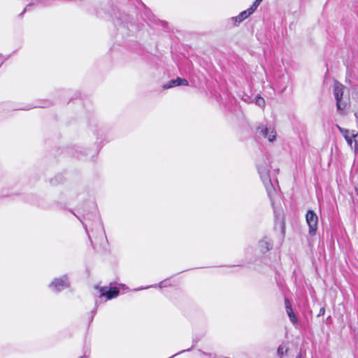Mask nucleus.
Returning <instances> with one entry per match:
<instances>
[{"label":"nucleus","mask_w":358,"mask_h":358,"mask_svg":"<svg viewBox=\"0 0 358 358\" xmlns=\"http://www.w3.org/2000/svg\"><path fill=\"white\" fill-rule=\"evenodd\" d=\"M262 0H255L252 5L250 6V10H256Z\"/></svg>","instance_id":"obj_14"},{"label":"nucleus","mask_w":358,"mask_h":358,"mask_svg":"<svg viewBox=\"0 0 358 358\" xmlns=\"http://www.w3.org/2000/svg\"><path fill=\"white\" fill-rule=\"evenodd\" d=\"M259 247L262 252H266L272 248L273 243L270 239L264 238L259 241Z\"/></svg>","instance_id":"obj_11"},{"label":"nucleus","mask_w":358,"mask_h":358,"mask_svg":"<svg viewBox=\"0 0 358 358\" xmlns=\"http://www.w3.org/2000/svg\"><path fill=\"white\" fill-rule=\"evenodd\" d=\"M255 103L257 106L263 108L265 105V101H264V98H262L261 96H257L255 99Z\"/></svg>","instance_id":"obj_13"},{"label":"nucleus","mask_w":358,"mask_h":358,"mask_svg":"<svg viewBox=\"0 0 358 358\" xmlns=\"http://www.w3.org/2000/svg\"><path fill=\"white\" fill-rule=\"evenodd\" d=\"M345 86L338 82H335L334 85V95L336 101V108L340 114H344L348 101L343 99Z\"/></svg>","instance_id":"obj_2"},{"label":"nucleus","mask_w":358,"mask_h":358,"mask_svg":"<svg viewBox=\"0 0 358 358\" xmlns=\"http://www.w3.org/2000/svg\"><path fill=\"white\" fill-rule=\"evenodd\" d=\"M287 351H288V348L287 347H285L283 345H280L278 348L277 353H278V355L280 358H282L284 355L287 354Z\"/></svg>","instance_id":"obj_12"},{"label":"nucleus","mask_w":358,"mask_h":358,"mask_svg":"<svg viewBox=\"0 0 358 358\" xmlns=\"http://www.w3.org/2000/svg\"><path fill=\"white\" fill-rule=\"evenodd\" d=\"M270 168L271 165L268 160H262L257 165L259 176L267 190L268 196L271 197L275 191L270 178Z\"/></svg>","instance_id":"obj_1"},{"label":"nucleus","mask_w":358,"mask_h":358,"mask_svg":"<svg viewBox=\"0 0 358 358\" xmlns=\"http://www.w3.org/2000/svg\"><path fill=\"white\" fill-rule=\"evenodd\" d=\"M306 220L309 227V234L311 236L315 235L318 223L317 215L314 211L309 210L306 213Z\"/></svg>","instance_id":"obj_4"},{"label":"nucleus","mask_w":358,"mask_h":358,"mask_svg":"<svg viewBox=\"0 0 358 358\" xmlns=\"http://www.w3.org/2000/svg\"><path fill=\"white\" fill-rule=\"evenodd\" d=\"M255 12V10H250V7L247 9L246 10H244L241 12L236 17H233L231 18V20L236 22H241L244 20L247 19L250 15H252Z\"/></svg>","instance_id":"obj_10"},{"label":"nucleus","mask_w":358,"mask_h":358,"mask_svg":"<svg viewBox=\"0 0 358 358\" xmlns=\"http://www.w3.org/2000/svg\"><path fill=\"white\" fill-rule=\"evenodd\" d=\"M324 313H325V308H324V307H322L319 311L317 316L320 317V316L324 315Z\"/></svg>","instance_id":"obj_15"},{"label":"nucleus","mask_w":358,"mask_h":358,"mask_svg":"<svg viewBox=\"0 0 358 358\" xmlns=\"http://www.w3.org/2000/svg\"><path fill=\"white\" fill-rule=\"evenodd\" d=\"M336 127L347 141L348 145L357 153L358 151V132L355 130L344 129L339 125H336Z\"/></svg>","instance_id":"obj_3"},{"label":"nucleus","mask_w":358,"mask_h":358,"mask_svg":"<svg viewBox=\"0 0 358 358\" xmlns=\"http://www.w3.org/2000/svg\"><path fill=\"white\" fill-rule=\"evenodd\" d=\"M285 305L286 308L287 314L289 318L290 322L296 328L299 325V322L296 316L295 315L294 310L292 308L291 303L288 299H285Z\"/></svg>","instance_id":"obj_7"},{"label":"nucleus","mask_w":358,"mask_h":358,"mask_svg":"<svg viewBox=\"0 0 358 358\" xmlns=\"http://www.w3.org/2000/svg\"><path fill=\"white\" fill-rule=\"evenodd\" d=\"M355 116L358 117V111L355 113Z\"/></svg>","instance_id":"obj_16"},{"label":"nucleus","mask_w":358,"mask_h":358,"mask_svg":"<svg viewBox=\"0 0 358 358\" xmlns=\"http://www.w3.org/2000/svg\"><path fill=\"white\" fill-rule=\"evenodd\" d=\"M188 85V81L186 79L177 78L176 79L171 80L167 84L164 85V89H169L176 86Z\"/></svg>","instance_id":"obj_8"},{"label":"nucleus","mask_w":358,"mask_h":358,"mask_svg":"<svg viewBox=\"0 0 358 358\" xmlns=\"http://www.w3.org/2000/svg\"><path fill=\"white\" fill-rule=\"evenodd\" d=\"M101 296H106L107 299H112L118 296L119 289L116 287L110 288L106 290L104 288L101 289Z\"/></svg>","instance_id":"obj_9"},{"label":"nucleus","mask_w":358,"mask_h":358,"mask_svg":"<svg viewBox=\"0 0 358 358\" xmlns=\"http://www.w3.org/2000/svg\"><path fill=\"white\" fill-rule=\"evenodd\" d=\"M260 134L266 138L269 142H273L276 138V131L271 127H259L257 129Z\"/></svg>","instance_id":"obj_6"},{"label":"nucleus","mask_w":358,"mask_h":358,"mask_svg":"<svg viewBox=\"0 0 358 358\" xmlns=\"http://www.w3.org/2000/svg\"><path fill=\"white\" fill-rule=\"evenodd\" d=\"M202 358H204V357H202Z\"/></svg>","instance_id":"obj_17"},{"label":"nucleus","mask_w":358,"mask_h":358,"mask_svg":"<svg viewBox=\"0 0 358 358\" xmlns=\"http://www.w3.org/2000/svg\"><path fill=\"white\" fill-rule=\"evenodd\" d=\"M69 286V280L66 275L59 278H55L51 282L49 287L51 289L59 292Z\"/></svg>","instance_id":"obj_5"}]
</instances>
